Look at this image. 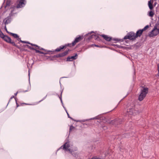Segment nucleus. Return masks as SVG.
Returning a JSON list of instances; mask_svg holds the SVG:
<instances>
[{
    "label": "nucleus",
    "instance_id": "1",
    "mask_svg": "<svg viewBox=\"0 0 159 159\" xmlns=\"http://www.w3.org/2000/svg\"><path fill=\"white\" fill-rule=\"evenodd\" d=\"M148 89L147 88L145 87L141 90L140 94L139 96L138 99L140 101H142L146 96L148 92Z\"/></svg>",
    "mask_w": 159,
    "mask_h": 159
},
{
    "label": "nucleus",
    "instance_id": "2",
    "mask_svg": "<svg viewBox=\"0 0 159 159\" xmlns=\"http://www.w3.org/2000/svg\"><path fill=\"white\" fill-rule=\"evenodd\" d=\"M61 149H62L65 152L68 151L70 153H71L72 155H73V154L70 149V146L69 142L65 143L63 146H61L58 150Z\"/></svg>",
    "mask_w": 159,
    "mask_h": 159
},
{
    "label": "nucleus",
    "instance_id": "3",
    "mask_svg": "<svg viewBox=\"0 0 159 159\" xmlns=\"http://www.w3.org/2000/svg\"><path fill=\"white\" fill-rule=\"evenodd\" d=\"M15 7H12L11 8V13L7 18H6L3 20L4 24L5 25L10 23L11 20V16L12 15V13L14 9H15Z\"/></svg>",
    "mask_w": 159,
    "mask_h": 159
},
{
    "label": "nucleus",
    "instance_id": "4",
    "mask_svg": "<svg viewBox=\"0 0 159 159\" xmlns=\"http://www.w3.org/2000/svg\"><path fill=\"white\" fill-rule=\"evenodd\" d=\"M148 6L151 11H148V15L151 17H152L154 15V12L153 11H152L153 8L152 3L151 2V1L150 0L148 2Z\"/></svg>",
    "mask_w": 159,
    "mask_h": 159
},
{
    "label": "nucleus",
    "instance_id": "5",
    "mask_svg": "<svg viewBox=\"0 0 159 159\" xmlns=\"http://www.w3.org/2000/svg\"><path fill=\"white\" fill-rule=\"evenodd\" d=\"M137 37L136 34L133 32H131L129 33L128 35H126L124 37V39H129L130 40H133L135 39Z\"/></svg>",
    "mask_w": 159,
    "mask_h": 159
},
{
    "label": "nucleus",
    "instance_id": "6",
    "mask_svg": "<svg viewBox=\"0 0 159 159\" xmlns=\"http://www.w3.org/2000/svg\"><path fill=\"white\" fill-rule=\"evenodd\" d=\"M159 33V29H158L156 26L154 27L153 29L150 32L149 35L150 37L155 36Z\"/></svg>",
    "mask_w": 159,
    "mask_h": 159
},
{
    "label": "nucleus",
    "instance_id": "7",
    "mask_svg": "<svg viewBox=\"0 0 159 159\" xmlns=\"http://www.w3.org/2000/svg\"><path fill=\"white\" fill-rule=\"evenodd\" d=\"M3 39L7 42L11 44L13 46L17 47V45L16 44L15 42L12 41L11 38L9 37L6 35Z\"/></svg>",
    "mask_w": 159,
    "mask_h": 159
},
{
    "label": "nucleus",
    "instance_id": "8",
    "mask_svg": "<svg viewBox=\"0 0 159 159\" xmlns=\"http://www.w3.org/2000/svg\"><path fill=\"white\" fill-rule=\"evenodd\" d=\"M134 105L132 104L131 106L128 107L127 112V115H132L133 114L134 111Z\"/></svg>",
    "mask_w": 159,
    "mask_h": 159
},
{
    "label": "nucleus",
    "instance_id": "9",
    "mask_svg": "<svg viewBox=\"0 0 159 159\" xmlns=\"http://www.w3.org/2000/svg\"><path fill=\"white\" fill-rule=\"evenodd\" d=\"M25 0H20V1L19 2V3L17 4V6L15 7H16L15 9L16 8H20L22 7H23L25 5ZM15 7V6H14ZM13 7H14L13 6Z\"/></svg>",
    "mask_w": 159,
    "mask_h": 159
},
{
    "label": "nucleus",
    "instance_id": "10",
    "mask_svg": "<svg viewBox=\"0 0 159 159\" xmlns=\"http://www.w3.org/2000/svg\"><path fill=\"white\" fill-rule=\"evenodd\" d=\"M121 119H116L113 120H112L111 123H114V124L117 125L118 124H120L121 123Z\"/></svg>",
    "mask_w": 159,
    "mask_h": 159
},
{
    "label": "nucleus",
    "instance_id": "11",
    "mask_svg": "<svg viewBox=\"0 0 159 159\" xmlns=\"http://www.w3.org/2000/svg\"><path fill=\"white\" fill-rule=\"evenodd\" d=\"M81 39V38L80 36H79L78 37L76 38L75 40L72 43V44L73 46H74L76 44V43L78 42Z\"/></svg>",
    "mask_w": 159,
    "mask_h": 159
},
{
    "label": "nucleus",
    "instance_id": "12",
    "mask_svg": "<svg viewBox=\"0 0 159 159\" xmlns=\"http://www.w3.org/2000/svg\"><path fill=\"white\" fill-rule=\"evenodd\" d=\"M77 54H76L75 56L71 57H69L67 58V61H72L73 60L76 59L77 58Z\"/></svg>",
    "mask_w": 159,
    "mask_h": 159
},
{
    "label": "nucleus",
    "instance_id": "13",
    "mask_svg": "<svg viewBox=\"0 0 159 159\" xmlns=\"http://www.w3.org/2000/svg\"><path fill=\"white\" fill-rule=\"evenodd\" d=\"M101 36H102V37H103V38L106 40L107 41H110L111 39V37H108L107 35H105L104 34L101 35Z\"/></svg>",
    "mask_w": 159,
    "mask_h": 159
},
{
    "label": "nucleus",
    "instance_id": "14",
    "mask_svg": "<svg viewBox=\"0 0 159 159\" xmlns=\"http://www.w3.org/2000/svg\"><path fill=\"white\" fill-rule=\"evenodd\" d=\"M143 31L142 30H139L137 31L136 33L137 37L140 36L142 35Z\"/></svg>",
    "mask_w": 159,
    "mask_h": 159
},
{
    "label": "nucleus",
    "instance_id": "15",
    "mask_svg": "<svg viewBox=\"0 0 159 159\" xmlns=\"http://www.w3.org/2000/svg\"><path fill=\"white\" fill-rule=\"evenodd\" d=\"M69 51L70 50L69 49H67L65 52L61 53V56L63 57L67 55Z\"/></svg>",
    "mask_w": 159,
    "mask_h": 159
},
{
    "label": "nucleus",
    "instance_id": "16",
    "mask_svg": "<svg viewBox=\"0 0 159 159\" xmlns=\"http://www.w3.org/2000/svg\"><path fill=\"white\" fill-rule=\"evenodd\" d=\"M11 4V1L10 0H7L6 2V6L5 8L10 6Z\"/></svg>",
    "mask_w": 159,
    "mask_h": 159
},
{
    "label": "nucleus",
    "instance_id": "17",
    "mask_svg": "<svg viewBox=\"0 0 159 159\" xmlns=\"http://www.w3.org/2000/svg\"><path fill=\"white\" fill-rule=\"evenodd\" d=\"M10 34L12 36L15 38L17 39L19 37V36L16 34L10 33Z\"/></svg>",
    "mask_w": 159,
    "mask_h": 159
},
{
    "label": "nucleus",
    "instance_id": "18",
    "mask_svg": "<svg viewBox=\"0 0 159 159\" xmlns=\"http://www.w3.org/2000/svg\"><path fill=\"white\" fill-rule=\"evenodd\" d=\"M6 35H4L1 32V31H0V36L1 38H3V39L4 38V37Z\"/></svg>",
    "mask_w": 159,
    "mask_h": 159
},
{
    "label": "nucleus",
    "instance_id": "19",
    "mask_svg": "<svg viewBox=\"0 0 159 159\" xmlns=\"http://www.w3.org/2000/svg\"><path fill=\"white\" fill-rule=\"evenodd\" d=\"M149 26L148 25H147L143 29H142L143 31H144L147 30Z\"/></svg>",
    "mask_w": 159,
    "mask_h": 159
},
{
    "label": "nucleus",
    "instance_id": "20",
    "mask_svg": "<svg viewBox=\"0 0 159 159\" xmlns=\"http://www.w3.org/2000/svg\"><path fill=\"white\" fill-rule=\"evenodd\" d=\"M65 47H66L65 46H60L58 48H59V49H60V50H61L64 48Z\"/></svg>",
    "mask_w": 159,
    "mask_h": 159
},
{
    "label": "nucleus",
    "instance_id": "21",
    "mask_svg": "<svg viewBox=\"0 0 159 159\" xmlns=\"http://www.w3.org/2000/svg\"><path fill=\"white\" fill-rule=\"evenodd\" d=\"M20 42L22 43L30 44V43L29 42H26V41H22L21 40H20Z\"/></svg>",
    "mask_w": 159,
    "mask_h": 159
},
{
    "label": "nucleus",
    "instance_id": "22",
    "mask_svg": "<svg viewBox=\"0 0 159 159\" xmlns=\"http://www.w3.org/2000/svg\"><path fill=\"white\" fill-rule=\"evenodd\" d=\"M74 128L75 127L73 126L72 125L70 127L69 132H70L71 130H73Z\"/></svg>",
    "mask_w": 159,
    "mask_h": 159
},
{
    "label": "nucleus",
    "instance_id": "23",
    "mask_svg": "<svg viewBox=\"0 0 159 159\" xmlns=\"http://www.w3.org/2000/svg\"><path fill=\"white\" fill-rule=\"evenodd\" d=\"M27 47H28V48L31 50H33V49H35V48H33V47H31L29 45H27Z\"/></svg>",
    "mask_w": 159,
    "mask_h": 159
},
{
    "label": "nucleus",
    "instance_id": "24",
    "mask_svg": "<svg viewBox=\"0 0 159 159\" xmlns=\"http://www.w3.org/2000/svg\"><path fill=\"white\" fill-rule=\"evenodd\" d=\"M56 57H62L61 56V53H60V54H58L57 55H56Z\"/></svg>",
    "mask_w": 159,
    "mask_h": 159
},
{
    "label": "nucleus",
    "instance_id": "25",
    "mask_svg": "<svg viewBox=\"0 0 159 159\" xmlns=\"http://www.w3.org/2000/svg\"><path fill=\"white\" fill-rule=\"evenodd\" d=\"M38 47V48L40 49V50H45L44 49H43V48H40V47H39L38 46V47Z\"/></svg>",
    "mask_w": 159,
    "mask_h": 159
},
{
    "label": "nucleus",
    "instance_id": "26",
    "mask_svg": "<svg viewBox=\"0 0 159 159\" xmlns=\"http://www.w3.org/2000/svg\"><path fill=\"white\" fill-rule=\"evenodd\" d=\"M96 36L95 35H92L90 37L89 39H90L91 38H93Z\"/></svg>",
    "mask_w": 159,
    "mask_h": 159
},
{
    "label": "nucleus",
    "instance_id": "27",
    "mask_svg": "<svg viewBox=\"0 0 159 159\" xmlns=\"http://www.w3.org/2000/svg\"><path fill=\"white\" fill-rule=\"evenodd\" d=\"M65 110H66V113H67V116H68V117L69 118H70V119H72V118L71 117H70V116H69V114L67 112V111H66V109H65Z\"/></svg>",
    "mask_w": 159,
    "mask_h": 159
},
{
    "label": "nucleus",
    "instance_id": "28",
    "mask_svg": "<svg viewBox=\"0 0 159 159\" xmlns=\"http://www.w3.org/2000/svg\"><path fill=\"white\" fill-rule=\"evenodd\" d=\"M55 51L56 52H59V51H61V50H60V49H59V48H57L55 49Z\"/></svg>",
    "mask_w": 159,
    "mask_h": 159
},
{
    "label": "nucleus",
    "instance_id": "29",
    "mask_svg": "<svg viewBox=\"0 0 159 159\" xmlns=\"http://www.w3.org/2000/svg\"><path fill=\"white\" fill-rule=\"evenodd\" d=\"M30 44H31L32 46H35L36 47H38V46L37 45L35 44H32V43H30Z\"/></svg>",
    "mask_w": 159,
    "mask_h": 159
},
{
    "label": "nucleus",
    "instance_id": "30",
    "mask_svg": "<svg viewBox=\"0 0 159 159\" xmlns=\"http://www.w3.org/2000/svg\"><path fill=\"white\" fill-rule=\"evenodd\" d=\"M33 50H35L36 52H37V53H39V52H40V51L39 50H38L37 49H36L35 48V49H33Z\"/></svg>",
    "mask_w": 159,
    "mask_h": 159
},
{
    "label": "nucleus",
    "instance_id": "31",
    "mask_svg": "<svg viewBox=\"0 0 159 159\" xmlns=\"http://www.w3.org/2000/svg\"><path fill=\"white\" fill-rule=\"evenodd\" d=\"M5 30H6V32H7V33H9V34H10V32H8V31H7V28H6V26H5Z\"/></svg>",
    "mask_w": 159,
    "mask_h": 159
},
{
    "label": "nucleus",
    "instance_id": "32",
    "mask_svg": "<svg viewBox=\"0 0 159 159\" xmlns=\"http://www.w3.org/2000/svg\"><path fill=\"white\" fill-rule=\"evenodd\" d=\"M98 119V116H96L95 117L91 118L90 119Z\"/></svg>",
    "mask_w": 159,
    "mask_h": 159
},
{
    "label": "nucleus",
    "instance_id": "33",
    "mask_svg": "<svg viewBox=\"0 0 159 159\" xmlns=\"http://www.w3.org/2000/svg\"><path fill=\"white\" fill-rule=\"evenodd\" d=\"M39 53H40V54H46V53H44V52H41V51H40V52H39Z\"/></svg>",
    "mask_w": 159,
    "mask_h": 159
},
{
    "label": "nucleus",
    "instance_id": "34",
    "mask_svg": "<svg viewBox=\"0 0 159 159\" xmlns=\"http://www.w3.org/2000/svg\"><path fill=\"white\" fill-rule=\"evenodd\" d=\"M17 40L18 41H19L20 42V40H21L20 38H19V37L17 38Z\"/></svg>",
    "mask_w": 159,
    "mask_h": 159
},
{
    "label": "nucleus",
    "instance_id": "35",
    "mask_svg": "<svg viewBox=\"0 0 159 159\" xmlns=\"http://www.w3.org/2000/svg\"><path fill=\"white\" fill-rule=\"evenodd\" d=\"M59 98L60 99L61 102L62 103H62V100L61 97V96L60 97H59Z\"/></svg>",
    "mask_w": 159,
    "mask_h": 159
},
{
    "label": "nucleus",
    "instance_id": "36",
    "mask_svg": "<svg viewBox=\"0 0 159 159\" xmlns=\"http://www.w3.org/2000/svg\"><path fill=\"white\" fill-rule=\"evenodd\" d=\"M14 96H12L11 97V99H12V98H14Z\"/></svg>",
    "mask_w": 159,
    "mask_h": 159
},
{
    "label": "nucleus",
    "instance_id": "37",
    "mask_svg": "<svg viewBox=\"0 0 159 159\" xmlns=\"http://www.w3.org/2000/svg\"><path fill=\"white\" fill-rule=\"evenodd\" d=\"M17 93H17H17H15V95L16 96V95H17Z\"/></svg>",
    "mask_w": 159,
    "mask_h": 159
},
{
    "label": "nucleus",
    "instance_id": "38",
    "mask_svg": "<svg viewBox=\"0 0 159 159\" xmlns=\"http://www.w3.org/2000/svg\"><path fill=\"white\" fill-rule=\"evenodd\" d=\"M157 3V2H155V3H154V6H155L156 5Z\"/></svg>",
    "mask_w": 159,
    "mask_h": 159
},
{
    "label": "nucleus",
    "instance_id": "39",
    "mask_svg": "<svg viewBox=\"0 0 159 159\" xmlns=\"http://www.w3.org/2000/svg\"><path fill=\"white\" fill-rule=\"evenodd\" d=\"M82 120V121L84 122V121H86V120Z\"/></svg>",
    "mask_w": 159,
    "mask_h": 159
},
{
    "label": "nucleus",
    "instance_id": "40",
    "mask_svg": "<svg viewBox=\"0 0 159 159\" xmlns=\"http://www.w3.org/2000/svg\"><path fill=\"white\" fill-rule=\"evenodd\" d=\"M95 46H96V47H98V45H95Z\"/></svg>",
    "mask_w": 159,
    "mask_h": 159
},
{
    "label": "nucleus",
    "instance_id": "41",
    "mask_svg": "<svg viewBox=\"0 0 159 159\" xmlns=\"http://www.w3.org/2000/svg\"><path fill=\"white\" fill-rule=\"evenodd\" d=\"M93 33V31H92L91 32V33Z\"/></svg>",
    "mask_w": 159,
    "mask_h": 159
},
{
    "label": "nucleus",
    "instance_id": "42",
    "mask_svg": "<svg viewBox=\"0 0 159 159\" xmlns=\"http://www.w3.org/2000/svg\"><path fill=\"white\" fill-rule=\"evenodd\" d=\"M89 34V33H88V34H87V35Z\"/></svg>",
    "mask_w": 159,
    "mask_h": 159
},
{
    "label": "nucleus",
    "instance_id": "43",
    "mask_svg": "<svg viewBox=\"0 0 159 159\" xmlns=\"http://www.w3.org/2000/svg\"><path fill=\"white\" fill-rule=\"evenodd\" d=\"M151 1V0H150Z\"/></svg>",
    "mask_w": 159,
    "mask_h": 159
}]
</instances>
